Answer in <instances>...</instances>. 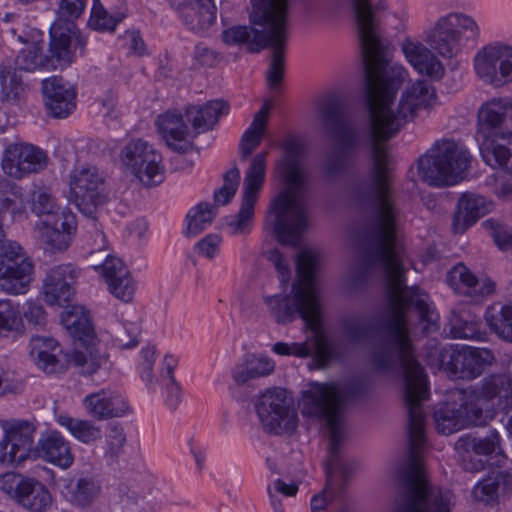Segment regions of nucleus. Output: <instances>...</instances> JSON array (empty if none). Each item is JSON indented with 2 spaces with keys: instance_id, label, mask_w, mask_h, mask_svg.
Returning a JSON list of instances; mask_svg holds the SVG:
<instances>
[{
  "instance_id": "21",
  "label": "nucleus",
  "mask_w": 512,
  "mask_h": 512,
  "mask_svg": "<svg viewBox=\"0 0 512 512\" xmlns=\"http://www.w3.org/2000/svg\"><path fill=\"white\" fill-rule=\"evenodd\" d=\"M64 307L61 323L75 341L74 361L77 365H85L89 358L92 359L95 343L90 314L82 305L66 304Z\"/></svg>"
},
{
  "instance_id": "47",
  "label": "nucleus",
  "mask_w": 512,
  "mask_h": 512,
  "mask_svg": "<svg viewBox=\"0 0 512 512\" xmlns=\"http://www.w3.org/2000/svg\"><path fill=\"white\" fill-rule=\"evenodd\" d=\"M262 27V31L250 29L246 26H234L223 32V41L228 45H238L244 43H250L251 51H260V43L257 41L255 34L262 35L265 33V27Z\"/></svg>"
},
{
  "instance_id": "10",
  "label": "nucleus",
  "mask_w": 512,
  "mask_h": 512,
  "mask_svg": "<svg viewBox=\"0 0 512 512\" xmlns=\"http://www.w3.org/2000/svg\"><path fill=\"white\" fill-rule=\"evenodd\" d=\"M251 3V22L266 29L264 34L255 36L260 48L272 50L267 82L276 89L282 82L285 69L284 53L289 39L288 0H251Z\"/></svg>"
},
{
  "instance_id": "32",
  "label": "nucleus",
  "mask_w": 512,
  "mask_h": 512,
  "mask_svg": "<svg viewBox=\"0 0 512 512\" xmlns=\"http://www.w3.org/2000/svg\"><path fill=\"white\" fill-rule=\"evenodd\" d=\"M157 126L168 147L178 153H186L191 148L189 130L179 113L167 112L159 115Z\"/></svg>"
},
{
  "instance_id": "14",
  "label": "nucleus",
  "mask_w": 512,
  "mask_h": 512,
  "mask_svg": "<svg viewBox=\"0 0 512 512\" xmlns=\"http://www.w3.org/2000/svg\"><path fill=\"white\" fill-rule=\"evenodd\" d=\"M267 157L268 152L261 151L250 159L244 177L241 208L238 214L227 223L230 233L233 235L246 233L250 230L255 204L266 178Z\"/></svg>"
},
{
  "instance_id": "4",
  "label": "nucleus",
  "mask_w": 512,
  "mask_h": 512,
  "mask_svg": "<svg viewBox=\"0 0 512 512\" xmlns=\"http://www.w3.org/2000/svg\"><path fill=\"white\" fill-rule=\"evenodd\" d=\"M479 35L480 28L474 18L462 12H449L423 30V41L406 36L400 49L418 74L439 81L446 72L440 57L451 59L457 56L465 41L476 40Z\"/></svg>"
},
{
  "instance_id": "9",
  "label": "nucleus",
  "mask_w": 512,
  "mask_h": 512,
  "mask_svg": "<svg viewBox=\"0 0 512 512\" xmlns=\"http://www.w3.org/2000/svg\"><path fill=\"white\" fill-rule=\"evenodd\" d=\"M320 264V253L306 249L297 257L298 282L294 285V296L276 294L265 296L271 316L278 324H288L299 315L309 329L320 326V289L315 279V271Z\"/></svg>"
},
{
  "instance_id": "64",
  "label": "nucleus",
  "mask_w": 512,
  "mask_h": 512,
  "mask_svg": "<svg viewBox=\"0 0 512 512\" xmlns=\"http://www.w3.org/2000/svg\"><path fill=\"white\" fill-rule=\"evenodd\" d=\"M102 108L105 110L103 114L105 118L112 120L118 118L119 112L117 109V97L113 92L109 91L104 95L102 99Z\"/></svg>"
},
{
  "instance_id": "23",
  "label": "nucleus",
  "mask_w": 512,
  "mask_h": 512,
  "mask_svg": "<svg viewBox=\"0 0 512 512\" xmlns=\"http://www.w3.org/2000/svg\"><path fill=\"white\" fill-rule=\"evenodd\" d=\"M78 277L71 264H60L50 268L43 278L41 295L49 306L64 307L75 294L74 283Z\"/></svg>"
},
{
  "instance_id": "38",
  "label": "nucleus",
  "mask_w": 512,
  "mask_h": 512,
  "mask_svg": "<svg viewBox=\"0 0 512 512\" xmlns=\"http://www.w3.org/2000/svg\"><path fill=\"white\" fill-rule=\"evenodd\" d=\"M133 413L124 393L116 387L98 390V420L122 418Z\"/></svg>"
},
{
  "instance_id": "57",
  "label": "nucleus",
  "mask_w": 512,
  "mask_h": 512,
  "mask_svg": "<svg viewBox=\"0 0 512 512\" xmlns=\"http://www.w3.org/2000/svg\"><path fill=\"white\" fill-rule=\"evenodd\" d=\"M124 17L125 15L119 11L110 13L98 0V31L113 32Z\"/></svg>"
},
{
  "instance_id": "52",
  "label": "nucleus",
  "mask_w": 512,
  "mask_h": 512,
  "mask_svg": "<svg viewBox=\"0 0 512 512\" xmlns=\"http://www.w3.org/2000/svg\"><path fill=\"white\" fill-rule=\"evenodd\" d=\"M21 324L18 307L11 301L0 300V336L18 329Z\"/></svg>"
},
{
  "instance_id": "49",
  "label": "nucleus",
  "mask_w": 512,
  "mask_h": 512,
  "mask_svg": "<svg viewBox=\"0 0 512 512\" xmlns=\"http://www.w3.org/2000/svg\"><path fill=\"white\" fill-rule=\"evenodd\" d=\"M240 181L239 168L234 165L223 176V185L216 189L213 194L214 201L218 206L227 205L235 196Z\"/></svg>"
},
{
  "instance_id": "19",
  "label": "nucleus",
  "mask_w": 512,
  "mask_h": 512,
  "mask_svg": "<svg viewBox=\"0 0 512 512\" xmlns=\"http://www.w3.org/2000/svg\"><path fill=\"white\" fill-rule=\"evenodd\" d=\"M473 64L484 83L500 87L512 81V46L498 41L488 43L477 51Z\"/></svg>"
},
{
  "instance_id": "18",
  "label": "nucleus",
  "mask_w": 512,
  "mask_h": 512,
  "mask_svg": "<svg viewBox=\"0 0 512 512\" xmlns=\"http://www.w3.org/2000/svg\"><path fill=\"white\" fill-rule=\"evenodd\" d=\"M494 359L493 353L487 348L464 345H448L439 353L441 367L452 376L462 379L477 378Z\"/></svg>"
},
{
  "instance_id": "22",
  "label": "nucleus",
  "mask_w": 512,
  "mask_h": 512,
  "mask_svg": "<svg viewBox=\"0 0 512 512\" xmlns=\"http://www.w3.org/2000/svg\"><path fill=\"white\" fill-rule=\"evenodd\" d=\"M45 251L56 254L65 252L76 235L77 220L74 213L64 208L52 220H38L34 226Z\"/></svg>"
},
{
  "instance_id": "63",
  "label": "nucleus",
  "mask_w": 512,
  "mask_h": 512,
  "mask_svg": "<svg viewBox=\"0 0 512 512\" xmlns=\"http://www.w3.org/2000/svg\"><path fill=\"white\" fill-rule=\"evenodd\" d=\"M270 111V106L268 103H265L261 109L255 114L254 119L247 129L254 133H258L261 137L263 136L264 128L266 126L268 120V113Z\"/></svg>"
},
{
  "instance_id": "12",
  "label": "nucleus",
  "mask_w": 512,
  "mask_h": 512,
  "mask_svg": "<svg viewBox=\"0 0 512 512\" xmlns=\"http://www.w3.org/2000/svg\"><path fill=\"white\" fill-rule=\"evenodd\" d=\"M470 154L454 141L436 142L418 161L421 179L431 186L441 187L456 184L468 169Z\"/></svg>"
},
{
  "instance_id": "16",
  "label": "nucleus",
  "mask_w": 512,
  "mask_h": 512,
  "mask_svg": "<svg viewBox=\"0 0 512 512\" xmlns=\"http://www.w3.org/2000/svg\"><path fill=\"white\" fill-rule=\"evenodd\" d=\"M462 401H470L471 406L481 407L486 418L496 410L505 411L512 407V379L506 374L484 378L479 387H468L458 392Z\"/></svg>"
},
{
  "instance_id": "20",
  "label": "nucleus",
  "mask_w": 512,
  "mask_h": 512,
  "mask_svg": "<svg viewBox=\"0 0 512 512\" xmlns=\"http://www.w3.org/2000/svg\"><path fill=\"white\" fill-rule=\"evenodd\" d=\"M458 392L463 389H454L450 392V401L444 403L434 411V421L438 432L449 435L468 426H481L485 424L486 417L482 416L481 407L471 406L470 401L459 399Z\"/></svg>"
},
{
  "instance_id": "59",
  "label": "nucleus",
  "mask_w": 512,
  "mask_h": 512,
  "mask_svg": "<svg viewBox=\"0 0 512 512\" xmlns=\"http://www.w3.org/2000/svg\"><path fill=\"white\" fill-rule=\"evenodd\" d=\"M221 237L217 234H208L195 245L196 252L205 258L213 259L220 249Z\"/></svg>"
},
{
  "instance_id": "35",
  "label": "nucleus",
  "mask_w": 512,
  "mask_h": 512,
  "mask_svg": "<svg viewBox=\"0 0 512 512\" xmlns=\"http://www.w3.org/2000/svg\"><path fill=\"white\" fill-rule=\"evenodd\" d=\"M488 211L489 207L484 197L474 194L462 195L453 217V232L456 234L464 233L468 227L473 225Z\"/></svg>"
},
{
  "instance_id": "54",
  "label": "nucleus",
  "mask_w": 512,
  "mask_h": 512,
  "mask_svg": "<svg viewBox=\"0 0 512 512\" xmlns=\"http://www.w3.org/2000/svg\"><path fill=\"white\" fill-rule=\"evenodd\" d=\"M450 333L454 338L475 339L479 335L478 324L472 320L464 319L453 313L450 319Z\"/></svg>"
},
{
  "instance_id": "36",
  "label": "nucleus",
  "mask_w": 512,
  "mask_h": 512,
  "mask_svg": "<svg viewBox=\"0 0 512 512\" xmlns=\"http://www.w3.org/2000/svg\"><path fill=\"white\" fill-rule=\"evenodd\" d=\"M275 363L267 355L246 354L235 365L232 371L233 380L243 385L250 380L269 376L274 372Z\"/></svg>"
},
{
  "instance_id": "58",
  "label": "nucleus",
  "mask_w": 512,
  "mask_h": 512,
  "mask_svg": "<svg viewBox=\"0 0 512 512\" xmlns=\"http://www.w3.org/2000/svg\"><path fill=\"white\" fill-rule=\"evenodd\" d=\"M486 184L491 187L495 196L503 201L512 200V179L491 175L486 180Z\"/></svg>"
},
{
  "instance_id": "50",
  "label": "nucleus",
  "mask_w": 512,
  "mask_h": 512,
  "mask_svg": "<svg viewBox=\"0 0 512 512\" xmlns=\"http://www.w3.org/2000/svg\"><path fill=\"white\" fill-rule=\"evenodd\" d=\"M349 163L345 155L330 154L321 164L320 170L326 183L337 182L348 170Z\"/></svg>"
},
{
  "instance_id": "46",
  "label": "nucleus",
  "mask_w": 512,
  "mask_h": 512,
  "mask_svg": "<svg viewBox=\"0 0 512 512\" xmlns=\"http://www.w3.org/2000/svg\"><path fill=\"white\" fill-rule=\"evenodd\" d=\"M56 421L78 441L90 443L95 438V427L88 421L74 419L67 414L58 415Z\"/></svg>"
},
{
  "instance_id": "33",
  "label": "nucleus",
  "mask_w": 512,
  "mask_h": 512,
  "mask_svg": "<svg viewBox=\"0 0 512 512\" xmlns=\"http://www.w3.org/2000/svg\"><path fill=\"white\" fill-rule=\"evenodd\" d=\"M229 106L222 100L207 101L202 105H189L185 114L196 134L210 131L222 115L228 113Z\"/></svg>"
},
{
  "instance_id": "30",
  "label": "nucleus",
  "mask_w": 512,
  "mask_h": 512,
  "mask_svg": "<svg viewBox=\"0 0 512 512\" xmlns=\"http://www.w3.org/2000/svg\"><path fill=\"white\" fill-rule=\"evenodd\" d=\"M216 11L213 0H184L178 8L184 25L196 33L204 32L214 24Z\"/></svg>"
},
{
  "instance_id": "6",
  "label": "nucleus",
  "mask_w": 512,
  "mask_h": 512,
  "mask_svg": "<svg viewBox=\"0 0 512 512\" xmlns=\"http://www.w3.org/2000/svg\"><path fill=\"white\" fill-rule=\"evenodd\" d=\"M343 396L334 383H315L303 395L302 414L326 422L328 430V456L326 460L327 484L311 498L312 512L323 510L332 501L336 492L332 486V475L340 471L348 474L347 464L341 458V449L348 437V428L342 413Z\"/></svg>"
},
{
  "instance_id": "17",
  "label": "nucleus",
  "mask_w": 512,
  "mask_h": 512,
  "mask_svg": "<svg viewBox=\"0 0 512 512\" xmlns=\"http://www.w3.org/2000/svg\"><path fill=\"white\" fill-rule=\"evenodd\" d=\"M48 164V156L40 147L16 140L8 143L1 154V169L10 179L22 180L43 171Z\"/></svg>"
},
{
  "instance_id": "40",
  "label": "nucleus",
  "mask_w": 512,
  "mask_h": 512,
  "mask_svg": "<svg viewBox=\"0 0 512 512\" xmlns=\"http://www.w3.org/2000/svg\"><path fill=\"white\" fill-rule=\"evenodd\" d=\"M16 502L30 512H46L52 506V496L44 484L30 478Z\"/></svg>"
},
{
  "instance_id": "26",
  "label": "nucleus",
  "mask_w": 512,
  "mask_h": 512,
  "mask_svg": "<svg viewBox=\"0 0 512 512\" xmlns=\"http://www.w3.org/2000/svg\"><path fill=\"white\" fill-rule=\"evenodd\" d=\"M69 199L78 210L92 219L96 214V170L94 167L76 168L70 176Z\"/></svg>"
},
{
  "instance_id": "11",
  "label": "nucleus",
  "mask_w": 512,
  "mask_h": 512,
  "mask_svg": "<svg viewBox=\"0 0 512 512\" xmlns=\"http://www.w3.org/2000/svg\"><path fill=\"white\" fill-rule=\"evenodd\" d=\"M512 118V101L492 99L478 111V133L483 136L479 149L483 161L492 168H505L512 175V133L502 135L500 141L491 139V132L506 119Z\"/></svg>"
},
{
  "instance_id": "15",
  "label": "nucleus",
  "mask_w": 512,
  "mask_h": 512,
  "mask_svg": "<svg viewBox=\"0 0 512 512\" xmlns=\"http://www.w3.org/2000/svg\"><path fill=\"white\" fill-rule=\"evenodd\" d=\"M120 160L123 166L147 187L160 184L164 180L160 153L142 139L128 142L121 150Z\"/></svg>"
},
{
  "instance_id": "31",
  "label": "nucleus",
  "mask_w": 512,
  "mask_h": 512,
  "mask_svg": "<svg viewBox=\"0 0 512 512\" xmlns=\"http://www.w3.org/2000/svg\"><path fill=\"white\" fill-rule=\"evenodd\" d=\"M98 439L102 451V462L113 467L118 464L119 457L124 453L127 435L120 422L112 421L98 426Z\"/></svg>"
},
{
  "instance_id": "24",
  "label": "nucleus",
  "mask_w": 512,
  "mask_h": 512,
  "mask_svg": "<svg viewBox=\"0 0 512 512\" xmlns=\"http://www.w3.org/2000/svg\"><path fill=\"white\" fill-rule=\"evenodd\" d=\"M108 292L123 303H131L136 292V282L121 258L114 254H107L103 262L98 265Z\"/></svg>"
},
{
  "instance_id": "45",
  "label": "nucleus",
  "mask_w": 512,
  "mask_h": 512,
  "mask_svg": "<svg viewBox=\"0 0 512 512\" xmlns=\"http://www.w3.org/2000/svg\"><path fill=\"white\" fill-rule=\"evenodd\" d=\"M314 335L313 344L310 345L314 358L321 367L328 366L332 360L337 357L334 345L322 333V317L320 316V326L317 330L310 329Z\"/></svg>"
},
{
  "instance_id": "39",
  "label": "nucleus",
  "mask_w": 512,
  "mask_h": 512,
  "mask_svg": "<svg viewBox=\"0 0 512 512\" xmlns=\"http://www.w3.org/2000/svg\"><path fill=\"white\" fill-rule=\"evenodd\" d=\"M484 319L490 332L499 339L512 343V304L490 305L485 310Z\"/></svg>"
},
{
  "instance_id": "8",
  "label": "nucleus",
  "mask_w": 512,
  "mask_h": 512,
  "mask_svg": "<svg viewBox=\"0 0 512 512\" xmlns=\"http://www.w3.org/2000/svg\"><path fill=\"white\" fill-rule=\"evenodd\" d=\"M0 465L19 467L28 459H41L61 469L74 461L69 441L57 430L40 435L34 446L36 427L27 420H0Z\"/></svg>"
},
{
  "instance_id": "29",
  "label": "nucleus",
  "mask_w": 512,
  "mask_h": 512,
  "mask_svg": "<svg viewBox=\"0 0 512 512\" xmlns=\"http://www.w3.org/2000/svg\"><path fill=\"white\" fill-rule=\"evenodd\" d=\"M87 2L88 0H58L57 18L50 26V29L59 26L64 34L65 43L74 50L83 49L87 43L86 37L79 32L74 23L84 13Z\"/></svg>"
},
{
  "instance_id": "5",
  "label": "nucleus",
  "mask_w": 512,
  "mask_h": 512,
  "mask_svg": "<svg viewBox=\"0 0 512 512\" xmlns=\"http://www.w3.org/2000/svg\"><path fill=\"white\" fill-rule=\"evenodd\" d=\"M282 149L283 156L276 162L275 170L286 188L271 202L266 221L278 242L296 245L308 227V206L300 196L306 184L301 167L304 143L290 137L282 144Z\"/></svg>"
},
{
  "instance_id": "1",
  "label": "nucleus",
  "mask_w": 512,
  "mask_h": 512,
  "mask_svg": "<svg viewBox=\"0 0 512 512\" xmlns=\"http://www.w3.org/2000/svg\"><path fill=\"white\" fill-rule=\"evenodd\" d=\"M355 14L364 71L365 98L369 112V129L365 143L371 152L372 168L368 180L361 186L360 196L373 202L368 224V248L364 254L367 268L381 265L387 297H429L418 286L406 285L405 268L397 246L398 211L389 186L386 142L412 121L421 110L433 107L437 101L435 87L418 79L403 91L397 105L393 100L408 76L406 68L391 63L380 37V24L375 18L370 0H349ZM346 101L340 94L329 95L320 108L323 122L345 151L364 143L360 130L345 117Z\"/></svg>"
},
{
  "instance_id": "28",
  "label": "nucleus",
  "mask_w": 512,
  "mask_h": 512,
  "mask_svg": "<svg viewBox=\"0 0 512 512\" xmlns=\"http://www.w3.org/2000/svg\"><path fill=\"white\" fill-rule=\"evenodd\" d=\"M447 283L457 294L476 302L495 291V283L490 278H477L463 263H458L449 270Z\"/></svg>"
},
{
  "instance_id": "7",
  "label": "nucleus",
  "mask_w": 512,
  "mask_h": 512,
  "mask_svg": "<svg viewBox=\"0 0 512 512\" xmlns=\"http://www.w3.org/2000/svg\"><path fill=\"white\" fill-rule=\"evenodd\" d=\"M28 199L22 188L0 176V288L13 295L26 294L33 281L34 265L23 247L7 239L3 221L9 215L11 222L28 218Z\"/></svg>"
},
{
  "instance_id": "56",
  "label": "nucleus",
  "mask_w": 512,
  "mask_h": 512,
  "mask_svg": "<svg viewBox=\"0 0 512 512\" xmlns=\"http://www.w3.org/2000/svg\"><path fill=\"white\" fill-rule=\"evenodd\" d=\"M272 351L281 356H296L300 358L309 357L312 349L307 342L303 343H285L277 342L272 346Z\"/></svg>"
},
{
  "instance_id": "41",
  "label": "nucleus",
  "mask_w": 512,
  "mask_h": 512,
  "mask_svg": "<svg viewBox=\"0 0 512 512\" xmlns=\"http://www.w3.org/2000/svg\"><path fill=\"white\" fill-rule=\"evenodd\" d=\"M177 365L178 359L167 354L162 361L159 374V382L164 390L165 403L171 409H175L182 399V390L174 375Z\"/></svg>"
},
{
  "instance_id": "42",
  "label": "nucleus",
  "mask_w": 512,
  "mask_h": 512,
  "mask_svg": "<svg viewBox=\"0 0 512 512\" xmlns=\"http://www.w3.org/2000/svg\"><path fill=\"white\" fill-rule=\"evenodd\" d=\"M118 490L123 501L138 505L152 496L154 485L149 476H138L122 482Z\"/></svg>"
},
{
  "instance_id": "60",
  "label": "nucleus",
  "mask_w": 512,
  "mask_h": 512,
  "mask_svg": "<svg viewBox=\"0 0 512 512\" xmlns=\"http://www.w3.org/2000/svg\"><path fill=\"white\" fill-rule=\"evenodd\" d=\"M23 316L29 323L40 325L44 323L46 313L37 300L29 299L24 304Z\"/></svg>"
},
{
  "instance_id": "3",
  "label": "nucleus",
  "mask_w": 512,
  "mask_h": 512,
  "mask_svg": "<svg viewBox=\"0 0 512 512\" xmlns=\"http://www.w3.org/2000/svg\"><path fill=\"white\" fill-rule=\"evenodd\" d=\"M1 21L5 25L11 24L5 33L16 37L24 45L14 61L15 67L7 62L0 68V95L3 101H16L24 93L25 86L18 71L56 70L71 64L75 50L65 43L59 26L49 29V55H44L43 31L24 23L15 13H6Z\"/></svg>"
},
{
  "instance_id": "53",
  "label": "nucleus",
  "mask_w": 512,
  "mask_h": 512,
  "mask_svg": "<svg viewBox=\"0 0 512 512\" xmlns=\"http://www.w3.org/2000/svg\"><path fill=\"white\" fill-rule=\"evenodd\" d=\"M470 446L477 455H502L500 436L496 430H491L486 437L473 438Z\"/></svg>"
},
{
  "instance_id": "34",
  "label": "nucleus",
  "mask_w": 512,
  "mask_h": 512,
  "mask_svg": "<svg viewBox=\"0 0 512 512\" xmlns=\"http://www.w3.org/2000/svg\"><path fill=\"white\" fill-rule=\"evenodd\" d=\"M29 349L30 357L39 369L49 374L58 371L62 349L56 339L34 336L30 340Z\"/></svg>"
},
{
  "instance_id": "48",
  "label": "nucleus",
  "mask_w": 512,
  "mask_h": 512,
  "mask_svg": "<svg viewBox=\"0 0 512 512\" xmlns=\"http://www.w3.org/2000/svg\"><path fill=\"white\" fill-rule=\"evenodd\" d=\"M32 211L40 217L39 220H52L59 216L61 208L50 193L38 190L33 195Z\"/></svg>"
},
{
  "instance_id": "13",
  "label": "nucleus",
  "mask_w": 512,
  "mask_h": 512,
  "mask_svg": "<svg viewBox=\"0 0 512 512\" xmlns=\"http://www.w3.org/2000/svg\"><path fill=\"white\" fill-rule=\"evenodd\" d=\"M256 412L263 429L275 435L293 433L298 427L294 399L282 388L263 393L256 403Z\"/></svg>"
},
{
  "instance_id": "2",
  "label": "nucleus",
  "mask_w": 512,
  "mask_h": 512,
  "mask_svg": "<svg viewBox=\"0 0 512 512\" xmlns=\"http://www.w3.org/2000/svg\"><path fill=\"white\" fill-rule=\"evenodd\" d=\"M390 316L383 324V339L373 353L375 366L388 371L399 364L403 371V399L408 413V464L402 471L403 498L398 512H451L454 495L432 487L425 478L420 453L425 445L426 417L423 402L428 399V377L414 358L406 313L413 305H388Z\"/></svg>"
},
{
  "instance_id": "62",
  "label": "nucleus",
  "mask_w": 512,
  "mask_h": 512,
  "mask_svg": "<svg viewBox=\"0 0 512 512\" xmlns=\"http://www.w3.org/2000/svg\"><path fill=\"white\" fill-rule=\"evenodd\" d=\"M194 59L201 66L212 67L217 63V53L203 44H197L194 48Z\"/></svg>"
},
{
  "instance_id": "55",
  "label": "nucleus",
  "mask_w": 512,
  "mask_h": 512,
  "mask_svg": "<svg viewBox=\"0 0 512 512\" xmlns=\"http://www.w3.org/2000/svg\"><path fill=\"white\" fill-rule=\"evenodd\" d=\"M29 479L15 472L3 473L0 475V490L16 501Z\"/></svg>"
},
{
  "instance_id": "61",
  "label": "nucleus",
  "mask_w": 512,
  "mask_h": 512,
  "mask_svg": "<svg viewBox=\"0 0 512 512\" xmlns=\"http://www.w3.org/2000/svg\"><path fill=\"white\" fill-rule=\"evenodd\" d=\"M262 137L257 133L246 130L240 141V158L246 160L260 145Z\"/></svg>"
},
{
  "instance_id": "51",
  "label": "nucleus",
  "mask_w": 512,
  "mask_h": 512,
  "mask_svg": "<svg viewBox=\"0 0 512 512\" xmlns=\"http://www.w3.org/2000/svg\"><path fill=\"white\" fill-rule=\"evenodd\" d=\"M66 490V497L76 505L84 507L93 501L94 483L92 481L86 479L72 480L67 484Z\"/></svg>"
},
{
  "instance_id": "44",
  "label": "nucleus",
  "mask_w": 512,
  "mask_h": 512,
  "mask_svg": "<svg viewBox=\"0 0 512 512\" xmlns=\"http://www.w3.org/2000/svg\"><path fill=\"white\" fill-rule=\"evenodd\" d=\"M341 325L346 339L352 344H360L371 338L372 328L361 316H345Z\"/></svg>"
},
{
  "instance_id": "43",
  "label": "nucleus",
  "mask_w": 512,
  "mask_h": 512,
  "mask_svg": "<svg viewBox=\"0 0 512 512\" xmlns=\"http://www.w3.org/2000/svg\"><path fill=\"white\" fill-rule=\"evenodd\" d=\"M217 208L209 203H199L192 208L187 216V236H196L205 230L213 221Z\"/></svg>"
},
{
  "instance_id": "37",
  "label": "nucleus",
  "mask_w": 512,
  "mask_h": 512,
  "mask_svg": "<svg viewBox=\"0 0 512 512\" xmlns=\"http://www.w3.org/2000/svg\"><path fill=\"white\" fill-rule=\"evenodd\" d=\"M512 491V469L494 470L473 488L476 500L490 503Z\"/></svg>"
},
{
  "instance_id": "27",
  "label": "nucleus",
  "mask_w": 512,
  "mask_h": 512,
  "mask_svg": "<svg viewBox=\"0 0 512 512\" xmlns=\"http://www.w3.org/2000/svg\"><path fill=\"white\" fill-rule=\"evenodd\" d=\"M129 335V341L119 337H112L107 330L98 332V378L106 381L110 376H117L118 370L110 359V350L114 348L130 349L138 345L140 328L138 324L131 323L130 327L124 326Z\"/></svg>"
},
{
  "instance_id": "25",
  "label": "nucleus",
  "mask_w": 512,
  "mask_h": 512,
  "mask_svg": "<svg viewBox=\"0 0 512 512\" xmlns=\"http://www.w3.org/2000/svg\"><path fill=\"white\" fill-rule=\"evenodd\" d=\"M44 104L55 118H66L76 108L75 87L62 77L52 76L42 81Z\"/></svg>"
}]
</instances>
